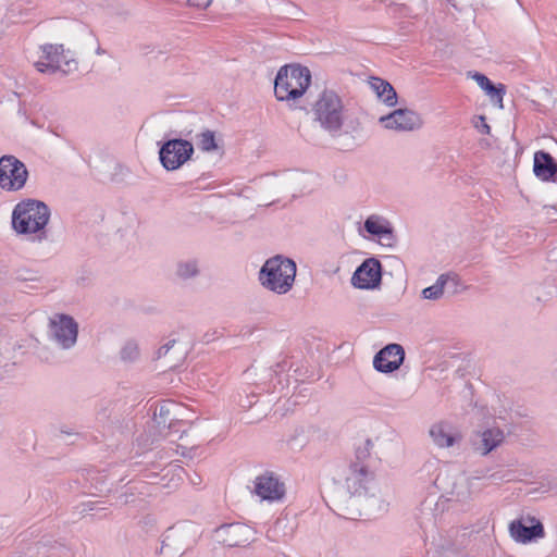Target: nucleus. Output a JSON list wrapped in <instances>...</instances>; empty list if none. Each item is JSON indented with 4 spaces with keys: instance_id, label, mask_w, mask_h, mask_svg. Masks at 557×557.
<instances>
[{
    "instance_id": "9b49d317",
    "label": "nucleus",
    "mask_w": 557,
    "mask_h": 557,
    "mask_svg": "<svg viewBox=\"0 0 557 557\" xmlns=\"http://www.w3.org/2000/svg\"><path fill=\"white\" fill-rule=\"evenodd\" d=\"M509 534L511 539L520 544L535 542L545 536V530L542 522L530 515L522 516L509 523Z\"/></svg>"
},
{
    "instance_id": "e433bc0d",
    "label": "nucleus",
    "mask_w": 557,
    "mask_h": 557,
    "mask_svg": "<svg viewBox=\"0 0 557 557\" xmlns=\"http://www.w3.org/2000/svg\"><path fill=\"white\" fill-rule=\"evenodd\" d=\"M96 53H97L98 55H101V54H103V53H104V50H103L101 47H98V48H97V50H96Z\"/></svg>"
},
{
    "instance_id": "20e7f679",
    "label": "nucleus",
    "mask_w": 557,
    "mask_h": 557,
    "mask_svg": "<svg viewBox=\"0 0 557 557\" xmlns=\"http://www.w3.org/2000/svg\"><path fill=\"white\" fill-rule=\"evenodd\" d=\"M314 121L331 134L338 136L346 120V110L341 97L333 90H324L313 104Z\"/></svg>"
},
{
    "instance_id": "6ab92c4d",
    "label": "nucleus",
    "mask_w": 557,
    "mask_h": 557,
    "mask_svg": "<svg viewBox=\"0 0 557 557\" xmlns=\"http://www.w3.org/2000/svg\"><path fill=\"white\" fill-rule=\"evenodd\" d=\"M533 171L541 181L556 182L557 180V164L548 152L541 150L534 153Z\"/></svg>"
},
{
    "instance_id": "f03ea898",
    "label": "nucleus",
    "mask_w": 557,
    "mask_h": 557,
    "mask_svg": "<svg viewBox=\"0 0 557 557\" xmlns=\"http://www.w3.org/2000/svg\"><path fill=\"white\" fill-rule=\"evenodd\" d=\"M297 267L294 260L277 255L268 259L259 272L261 285L278 295L288 293L295 282Z\"/></svg>"
},
{
    "instance_id": "6e6552de",
    "label": "nucleus",
    "mask_w": 557,
    "mask_h": 557,
    "mask_svg": "<svg viewBox=\"0 0 557 557\" xmlns=\"http://www.w3.org/2000/svg\"><path fill=\"white\" fill-rule=\"evenodd\" d=\"M196 528L193 524H180L164 533L160 554L163 557L181 556L195 542Z\"/></svg>"
},
{
    "instance_id": "1a4fd4ad",
    "label": "nucleus",
    "mask_w": 557,
    "mask_h": 557,
    "mask_svg": "<svg viewBox=\"0 0 557 557\" xmlns=\"http://www.w3.org/2000/svg\"><path fill=\"white\" fill-rule=\"evenodd\" d=\"M194 153V146L185 139H170L159 150V159L168 171L180 169Z\"/></svg>"
},
{
    "instance_id": "c85d7f7f",
    "label": "nucleus",
    "mask_w": 557,
    "mask_h": 557,
    "mask_svg": "<svg viewBox=\"0 0 557 557\" xmlns=\"http://www.w3.org/2000/svg\"><path fill=\"white\" fill-rule=\"evenodd\" d=\"M46 552V544L36 543L27 548L25 557H45Z\"/></svg>"
},
{
    "instance_id": "72a5a7b5",
    "label": "nucleus",
    "mask_w": 557,
    "mask_h": 557,
    "mask_svg": "<svg viewBox=\"0 0 557 557\" xmlns=\"http://www.w3.org/2000/svg\"><path fill=\"white\" fill-rule=\"evenodd\" d=\"M213 0H188V3L199 9H207Z\"/></svg>"
},
{
    "instance_id": "a878e982",
    "label": "nucleus",
    "mask_w": 557,
    "mask_h": 557,
    "mask_svg": "<svg viewBox=\"0 0 557 557\" xmlns=\"http://www.w3.org/2000/svg\"><path fill=\"white\" fill-rule=\"evenodd\" d=\"M199 274V264L195 259L184 260L176 265V275L182 280H189Z\"/></svg>"
},
{
    "instance_id": "2f4dec72",
    "label": "nucleus",
    "mask_w": 557,
    "mask_h": 557,
    "mask_svg": "<svg viewBox=\"0 0 557 557\" xmlns=\"http://www.w3.org/2000/svg\"><path fill=\"white\" fill-rule=\"evenodd\" d=\"M475 127L482 134H490V132H491V126L486 123V120L484 116H480V124H476Z\"/></svg>"
},
{
    "instance_id": "7ed1b4c3",
    "label": "nucleus",
    "mask_w": 557,
    "mask_h": 557,
    "mask_svg": "<svg viewBox=\"0 0 557 557\" xmlns=\"http://www.w3.org/2000/svg\"><path fill=\"white\" fill-rule=\"evenodd\" d=\"M34 67L41 74L69 75L78 70L75 53L62 44H44L38 47Z\"/></svg>"
},
{
    "instance_id": "dca6fc26",
    "label": "nucleus",
    "mask_w": 557,
    "mask_h": 557,
    "mask_svg": "<svg viewBox=\"0 0 557 557\" xmlns=\"http://www.w3.org/2000/svg\"><path fill=\"white\" fill-rule=\"evenodd\" d=\"M404 358V348L398 344H389L375 355L373 366L379 372L389 373L399 369Z\"/></svg>"
},
{
    "instance_id": "412c9836",
    "label": "nucleus",
    "mask_w": 557,
    "mask_h": 557,
    "mask_svg": "<svg viewBox=\"0 0 557 557\" xmlns=\"http://www.w3.org/2000/svg\"><path fill=\"white\" fill-rule=\"evenodd\" d=\"M369 85L379 100L384 104L387 107H395L397 104V92L387 81L380 77H371Z\"/></svg>"
},
{
    "instance_id": "39448f33",
    "label": "nucleus",
    "mask_w": 557,
    "mask_h": 557,
    "mask_svg": "<svg viewBox=\"0 0 557 557\" xmlns=\"http://www.w3.org/2000/svg\"><path fill=\"white\" fill-rule=\"evenodd\" d=\"M311 82L308 67L300 65L282 66L274 82V94L278 101H289L300 98Z\"/></svg>"
},
{
    "instance_id": "4468645a",
    "label": "nucleus",
    "mask_w": 557,
    "mask_h": 557,
    "mask_svg": "<svg viewBox=\"0 0 557 557\" xmlns=\"http://www.w3.org/2000/svg\"><path fill=\"white\" fill-rule=\"evenodd\" d=\"M379 123L386 129L396 132H412L423 125L419 113L410 109H396L393 112L382 115Z\"/></svg>"
},
{
    "instance_id": "bb28decb",
    "label": "nucleus",
    "mask_w": 557,
    "mask_h": 557,
    "mask_svg": "<svg viewBox=\"0 0 557 557\" xmlns=\"http://www.w3.org/2000/svg\"><path fill=\"white\" fill-rule=\"evenodd\" d=\"M197 146L205 152H211L216 150L218 145L215 143V136L212 131H205L197 135Z\"/></svg>"
},
{
    "instance_id": "a211bd4d",
    "label": "nucleus",
    "mask_w": 557,
    "mask_h": 557,
    "mask_svg": "<svg viewBox=\"0 0 557 557\" xmlns=\"http://www.w3.org/2000/svg\"><path fill=\"white\" fill-rule=\"evenodd\" d=\"M433 444L438 448H449L461 442V433L450 424L440 422L433 424L429 430Z\"/></svg>"
},
{
    "instance_id": "393cba45",
    "label": "nucleus",
    "mask_w": 557,
    "mask_h": 557,
    "mask_svg": "<svg viewBox=\"0 0 557 557\" xmlns=\"http://www.w3.org/2000/svg\"><path fill=\"white\" fill-rule=\"evenodd\" d=\"M456 276L449 273L441 274L436 282L422 289L421 297L428 300H438L444 295V288L449 281H455Z\"/></svg>"
},
{
    "instance_id": "cd10ccee",
    "label": "nucleus",
    "mask_w": 557,
    "mask_h": 557,
    "mask_svg": "<svg viewBox=\"0 0 557 557\" xmlns=\"http://www.w3.org/2000/svg\"><path fill=\"white\" fill-rule=\"evenodd\" d=\"M139 356L140 350L135 341H127L120 351V357L124 362H135Z\"/></svg>"
},
{
    "instance_id": "b1692460",
    "label": "nucleus",
    "mask_w": 557,
    "mask_h": 557,
    "mask_svg": "<svg viewBox=\"0 0 557 557\" xmlns=\"http://www.w3.org/2000/svg\"><path fill=\"white\" fill-rule=\"evenodd\" d=\"M480 476L473 478H459L453 485L450 491V499L458 503H467L473 495V481Z\"/></svg>"
},
{
    "instance_id": "ddd939ff",
    "label": "nucleus",
    "mask_w": 557,
    "mask_h": 557,
    "mask_svg": "<svg viewBox=\"0 0 557 557\" xmlns=\"http://www.w3.org/2000/svg\"><path fill=\"white\" fill-rule=\"evenodd\" d=\"M252 494L268 503L280 502L285 496V484L274 472L265 471L253 480Z\"/></svg>"
},
{
    "instance_id": "c756f323",
    "label": "nucleus",
    "mask_w": 557,
    "mask_h": 557,
    "mask_svg": "<svg viewBox=\"0 0 557 557\" xmlns=\"http://www.w3.org/2000/svg\"><path fill=\"white\" fill-rule=\"evenodd\" d=\"M205 369V367H200V366H196V368L194 369V373L196 375V381H197V384L198 385H201V386H206L205 384V376H206V372L202 371Z\"/></svg>"
},
{
    "instance_id": "2eb2a0df",
    "label": "nucleus",
    "mask_w": 557,
    "mask_h": 557,
    "mask_svg": "<svg viewBox=\"0 0 557 557\" xmlns=\"http://www.w3.org/2000/svg\"><path fill=\"white\" fill-rule=\"evenodd\" d=\"M382 267L377 259H366L355 271L351 284L360 289H372L380 285Z\"/></svg>"
},
{
    "instance_id": "4be33fe9",
    "label": "nucleus",
    "mask_w": 557,
    "mask_h": 557,
    "mask_svg": "<svg viewBox=\"0 0 557 557\" xmlns=\"http://www.w3.org/2000/svg\"><path fill=\"white\" fill-rule=\"evenodd\" d=\"M469 76L478 83L492 101L496 102L499 108H503V97L505 95V88L503 85L496 87L487 76L478 72H469Z\"/></svg>"
},
{
    "instance_id": "7c9ffc66",
    "label": "nucleus",
    "mask_w": 557,
    "mask_h": 557,
    "mask_svg": "<svg viewBox=\"0 0 557 557\" xmlns=\"http://www.w3.org/2000/svg\"><path fill=\"white\" fill-rule=\"evenodd\" d=\"M175 344V341L172 339V341H169L168 343H165L164 345H162L156 352V356L157 358H161L163 356H165L170 349L174 346Z\"/></svg>"
},
{
    "instance_id": "f704fd0d",
    "label": "nucleus",
    "mask_w": 557,
    "mask_h": 557,
    "mask_svg": "<svg viewBox=\"0 0 557 557\" xmlns=\"http://www.w3.org/2000/svg\"><path fill=\"white\" fill-rule=\"evenodd\" d=\"M437 466H438V461L437 460H428L424 465H423V468L422 470H425L428 472L432 471V470H436L437 469Z\"/></svg>"
},
{
    "instance_id": "473e14b6",
    "label": "nucleus",
    "mask_w": 557,
    "mask_h": 557,
    "mask_svg": "<svg viewBox=\"0 0 557 557\" xmlns=\"http://www.w3.org/2000/svg\"><path fill=\"white\" fill-rule=\"evenodd\" d=\"M171 407H174V405L172 403H169V404L161 405L159 408V416L161 418L164 417V419L162 420L163 423L166 422L165 416H168L170 413Z\"/></svg>"
},
{
    "instance_id": "f8f14e48",
    "label": "nucleus",
    "mask_w": 557,
    "mask_h": 557,
    "mask_svg": "<svg viewBox=\"0 0 557 557\" xmlns=\"http://www.w3.org/2000/svg\"><path fill=\"white\" fill-rule=\"evenodd\" d=\"M345 486L351 495H367L376 484L373 472L363 462L349 466L345 476Z\"/></svg>"
},
{
    "instance_id": "9d476101",
    "label": "nucleus",
    "mask_w": 557,
    "mask_h": 557,
    "mask_svg": "<svg viewBox=\"0 0 557 557\" xmlns=\"http://www.w3.org/2000/svg\"><path fill=\"white\" fill-rule=\"evenodd\" d=\"M505 440L506 434L502 428L497 425H483L471 434L469 443L475 454L485 457L500 447Z\"/></svg>"
},
{
    "instance_id": "f257e3e1",
    "label": "nucleus",
    "mask_w": 557,
    "mask_h": 557,
    "mask_svg": "<svg viewBox=\"0 0 557 557\" xmlns=\"http://www.w3.org/2000/svg\"><path fill=\"white\" fill-rule=\"evenodd\" d=\"M50 216L51 211L47 203L38 199L26 198L18 201L12 210V228L16 234L40 243L47 239V225Z\"/></svg>"
},
{
    "instance_id": "0eeeda50",
    "label": "nucleus",
    "mask_w": 557,
    "mask_h": 557,
    "mask_svg": "<svg viewBox=\"0 0 557 557\" xmlns=\"http://www.w3.org/2000/svg\"><path fill=\"white\" fill-rule=\"evenodd\" d=\"M78 336V323L65 313H54L49 318L48 338L62 349L75 346Z\"/></svg>"
},
{
    "instance_id": "f3484780",
    "label": "nucleus",
    "mask_w": 557,
    "mask_h": 557,
    "mask_svg": "<svg viewBox=\"0 0 557 557\" xmlns=\"http://www.w3.org/2000/svg\"><path fill=\"white\" fill-rule=\"evenodd\" d=\"M218 537L230 547L248 544L253 539V531L243 523H231L216 530Z\"/></svg>"
},
{
    "instance_id": "aec40b11",
    "label": "nucleus",
    "mask_w": 557,
    "mask_h": 557,
    "mask_svg": "<svg viewBox=\"0 0 557 557\" xmlns=\"http://www.w3.org/2000/svg\"><path fill=\"white\" fill-rule=\"evenodd\" d=\"M364 230L381 240H387L388 246L393 240V228L387 219L377 214L369 215L363 224Z\"/></svg>"
},
{
    "instance_id": "c9c22d12",
    "label": "nucleus",
    "mask_w": 557,
    "mask_h": 557,
    "mask_svg": "<svg viewBox=\"0 0 557 557\" xmlns=\"http://www.w3.org/2000/svg\"><path fill=\"white\" fill-rule=\"evenodd\" d=\"M17 278L21 280V281H32L34 280V277L30 275V272L29 271H24V272H20L17 274Z\"/></svg>"
},
{
    "instance_id": "423d86ee",
    "label": "nucleus",
    "mask_w": 557,
    "mask_h": 557,
    "mask_svg": "<svg viewBox=\"0 0 557 557\" xmlns=\"http://www.w3.org/2000/svg\"><path fill=\"white\" fill-rule=\"evenodd\" d=\"M29 173L24 162L12 154L0 157V189L7 193L22 190Z\"/></svg>"
},
{
    "instance_id": "5701e85b",
    "label": "nucleus",
    "mask_w": 557,
    "mask_h": 557,
    "mask_svg": "<svg viewBox=\"0 0 557 557\" xmlns=\"http://www.w3.org/2000/svg\"><path fill=\"white\" fill-rule=\"evenodd\" d=\"M293 534L294 525L286 517H278L267 531V537L272 542H285Z\"/></svg>"
}]
</instances>
